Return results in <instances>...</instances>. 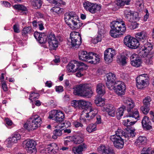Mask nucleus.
I'll return each mask as SVG.
<instances>
[{"label": "nucleus", "instance_id": "obj_7", "mask_svg": "<svg viewBox=\"0 0 154 154\" xmlns=\"http://www.w3.org/2000/svg\"><path fill=\"white\" fill-rule=\"evenodd\" d=\"M70 42L72 47L78 48L82 43V38L78 32H72L69 41Z\"/></svg>", "mask_w": 154, "mask_h": 154}, {"label": "nucleus", "instance_id": "obj_47", "mask_svg": "<svg viewBox=\"0 0 154 154\" xmlns=\"http://www.w3.org/2000/svg\"><path fill=\"white\" fill-rule=\"evenodd\" d=\"M32 31V28L30 26L25 27L22 30L23 35L30 33Z\"/></svg>", "mask_w": 154, "mask_h": 154}, {"label": "nucleus", "instance_id": "obj_30", "mask_svg": "<svg viewBox=\"0 0 154 154\" xmlns=\"http://www.w3.org/2000/svg\"><path fill=\"white\" fill-rule=\"evenodd\" d=\"M101 6L100 5L92 3L91 5L89 11L92 14H94L97 11H99L101 8Z\"/></svg>", "mask_w": 154, "mask_h": 154}, {"label": "nucleus", "instance_id": "obj_59", "mask_svg": "<svg viewBox=\"0 0 154 154\" xmlns=\"http://www.w3.org/2000/svg\"><path fill=\"white\" fill-rule=\"evenodd\" d=\"M26 150L28 153H35L36 152V150L35 146L34 147L26 148Z\"/></svg>", "mask_w": 154, "mask_h": 154}, {"label": "nucleus", "instance_id": "obj_19", "mask_svg": "<svg viewBox=\"0 0 154 154\" xmlns=\"http://www.w3.org/2000/svg\"><path fill=\"white\" fill-rule=\"evenodd\" d=\"M69 139L71 141L76 144L81 143L84 141L83 135L80 134L70 137Z\"/></svg>", "mask_w": 154, "mask_h": 154}, {"label": "nucleus", "instance_id": "obj_62", "mask_svg": "<svg viewBox=\"0 0 154 154\" xmlns=\"http://www.w3.org/2000/svg\"><path fill=\"white\" fill-rule=\"evenodd\" d=\"M101 36L100 35H98L97 37L94 39V43H97L99 42H100L101 40Z\"/></svg>", "mask_w": 154, "mask_h": 154}, {"label": "nucleus", "instance_id": "obj_56", "mask_svg": "<svg viewBox=\"0 0 154 154\" xmlns=\"http://www.w3.org/2000/svg\"><path fill=\"white\" fill-rule=\"evenodd\" d=\"M43 34V33H39L38 32H35L34 33V35L35 38L37 41H38L39 39L40 38L41 35H42Z\"/></svg>", "mask_w": 154, "mask_h": 154}, {"label": "nucleus", "instance_id": "obj_25", "mask_svg": "<svg viewBox=\"0 0 154 154\" xmlns=\"http://www.w3.org/2000/svg\"><path fill=\"white\" fill-rule=\"evenodd\" d=\"M91 103L88 101L82 100H79V109L85 110L91 107Z\"/></svg>", "mask_w": 154, "mask_h": 154}, {"label": "nucleus", "instance_id": "obj_37", "mask_svg": "<svg viewBox=\"0 0 154 154\" xmlns=\"http://www.w3.org/2000/svg\"><path fill=\"white\" fill-rule=\"evenodd\" d=\"M63 130V129L60 130L58 129L54 130L53 132V135L52 136V138L53 139H56L58 137L60 136L62 134V131Z\"/></svg>", "mask_w": 154, "mask_h": 154}, {"label": "nucleus", "instance_id": "obj_4", "mask_svg": "<svg viewBox=\"0 0 154 154\" xmlns=\"http://www.w3.org/2000/svg\"><path fill=\"white\" fill-rule=\"evenodd\" d=\"M42 122V118L35 115L29 118L28 121L24 124L23 127L28 130H34L40 127Z\"/></svg>", "mask_w": 154, "mask_h": 154}, {"label": "nucleus", "instance_id": "obj_28", "mask_svg": "<svg viewBox=\"0 0 154 154\" xmlns=\"http://www.w3.org/2000/svg\"><path fill=\"white\" fill-rule=\"evenodd\" d=\"M96 91L100 95H103L105 93L104 85L101 83L97 84V85Z\"/></svg>", "mask_w": 154, "mask_h": 154}, {"label": "nucleus", "instance_id": "obj_17", "mask_svg": "<svg viewBox=\"0 0 154 154\" xmlns=\"http://www.w3.org/2000/svg\"><path fill=\"white\" fill-rule=\"evenodd\" d=\"M89 61L90 63L96 64L100 61V56L93 52H89Z\"/></svg>", "mask_w": 154, "mask_h": 154}, {"label": "nucleus", "instance_id": "obj_50", "mask_svg": "<svg viewBox=\"0 0 154 154\" xmlns=\"http://www.w3.org/2000/svg\"><path fill=\"white\" fill-rule=\"evenodd\" d=\"M47 36H46L44 33H43L40 39H39L38 42L40 44L45 43L47 41Z\"/></svg>", "mask_w": 154, "mask_h": 154}, {"label": "nucleus", "instance_id": "obj_40", "mask_svg": "<svg viewBox=\"0 0 154 154\" xmlns=\"http://www.w3.org/2000/svg\"><path fill=\"white\" fill-rule=\"evenodd\" d=\"M152 101L151 98L149 96H147L143 100V105L145 106H148L150 107V102Z\"/></svg>", "mask_w": 154, "mask_h": 154}, {"label": "nucleus", "instance_id": "obj_10", "mask_svg": "<svg viewBox=\"0 0 154 154\" xmlns=\"http://www.w3.org/2000/svg\"><path fill=\"white\" fill-rule=\"evenodd\" d=\"M59 37H56L55 34L51 33L47 35L48 42L49 48L51 50H56L59 45Z\"/></svg>", "mask_w": 154, "mask_h": 154}, {"label": "nucleus", "instance_id": "obj_3", "mask_svg": "<svg viewBox=\"0 0 154 154\" xmlns=\"http://www.w3.org/2000/svg\"><path fill=\"white\" fill-rule=\"evenodd\" d=\"M64 20L66 24L73 30L79 29L83 24L79 20V17L75 12H69L65 14Z\"/></svg>", "mask_w": 154, "mask_h": 154}, {"label": "nucleus", "instance_id": "obj_21", "mask_svg": "<svg viewBox=\"0 0 154 154\" xmlns=\"http://www.w3.org/2000/svg\"><path fill=\"white\" fill-rule=\"evenodd\" d=\"M142 125L144 129L149 130L152 128L151 122L147 116H144L141 122Z\"/></svg>", "mask_w": 154, "mask_h": 154}, {"label": "nucleus", "instance_id": "obj_29", "mask_svg": "<svg viewBox=\"0 0 154 154\" xmlns=\"http://www.w3.org/2000/svg\"><path fill=\"white\" fill-rule=\"evenodd\" d=\"M98 149H101L102 154H115L113 150L108 147L101 146Z\"/></svg>", "mask_w": 154, "mask_h": 154}, {"label": "nucleus", "instance_id": "obj_57", "mask_svg": "<svg viewBox=\"0 0 154 154\" xmlns=\"http://www.w3.org/2000/svg\"><path fill=\"white\" fill-rule=\"evenodd\" d=\"M104 107L105 111L106 112L113 109V108H115L112 105L110 104H107Z\"/></svg>", "mask_w": 154, "mask_h": 154}, {"label": "nucleus", "instance_id": "obj_38", "mask_svg": "<svg viewBox=\"0 0 154 154\" xmlns=\"http://www.w3.org/2000/svg\"><path fill=\"white\" fill-rule=\"evenodd\" d=\"M13 8L16 10L22 11H27V9L26 7L20 4L15 5H14Z\"/></svg>", "mask_w": 154, "mask_h": 154}, {"label": "nucleus", "instance_id": "obj_22", "mask_svg": "<svg viewBox=\"0 0 154 154\" xmlns=\"http://www.w3.org/2000/svg\"><path fill=\"white\" fill-rule=\"evenodd\" d=\"M135 37L138 42H144L147 38V33L144 31L138 32L135 34Z\"/></svg>", "mask_w": 154, "mask_h": 154}, {"label": "nucleus", "instance_id": "obj_35", "mask_svg": "<svg viewBox=\"0 0 154 154\" xmlns=\"http://www.w3.org/2000/svg\"><path fill=\"white\" fill-rule=\"evenodd\" d=\"M31 5L33 8L35 9L40 8L42 5V1L41 0H31Z\"/></svg>", "mask_w": 154, "mask_h": 154}, {"label": "nucleus", "instance_id": "obj_26", "mask_svg": "<svg viewBox=\"0 0 154 154\" xmlns=\"http://www.w3.org/2000/svg\"><path fill=\"white\" fill-rule=\"evenodd\" d=\"M126 132H125L123 131V134L124 136V138H125V140H128L129 137H133L135 136V133H134L135 130H131L130 129H129Z\"/></svg>", "mask_w": 154, "mask_h": 154}, {"label": "nucleus", "instance_id": "obj_54", "mask_svg": "<svg viewBox=\"0 0 154 154\" xmlns=\"http://www.w3.org/2000/svg\"><path fill=\"white\" fill-rule=\"evenodd\" d=\"M137 16H136V13H135L133 12V14L131 15V17H130L131 18L129 22H132L134 20L137 21L138 20L139 18Z\"/></svg>", "mask_w": 154, "mask_h": 154}, {"label": "nucleus", "instance_id": "obj_39", "mask_svg": "<svg viewBox=\"0 0 154 154\" xmlns=\"http://www.w3.org/2000/svg\"><path fill=\"white\" fill-rule=\"evenodd\" d=\"M107 81L116 82V76L115 74L111 72H110L106 75Z\"/></svg>", "mask_w": 154, "mask_h": 154}, {"label": "nucleus", "instance_id": "obj_61", "mask_svg": "<svg viewBox=\"0 0 154 154\" xmlns=\"http://www.w3.org/2000/svg\"><path fill=\"white\" fill-rule=\"evenodd\" d=\"M55 90L57 92H62L63 91V87L61 86H56L55 87Z\"/></svg>", "mask_w": 154, "mask_h": 154}, {"label": "nucleus", "instance_id": "obj_20", "mask_svg": "<svg viewBox=\"0 0 154 154\" xmlns=\"http://www.w3.org/2000/svg\"><path fill=\"white\" fill-rule=\"evenodd\" d=\"M131 65L134 66L138 67L140 65L141 61L140 59L137 57V55L133 54L130 57Z\"/></svg>", "mask_w": 154, "mask_h": 154}, {"label": "nucleus", "instance_id": "obj_6", "mask_svg": "<svg viewBox=\"0 0 154 154\" xmlns=\"http://www.w3.org/2000/svg\"><path fill=\"white\" fill-rule=\"evenodd\" d=\"M124 103L126 105L127 107V111L128 113V116L132 117L135 119H138L139 118V115L138 111L137 110L132 111L133 108L135 106L133 101L131 99L128 97L124 98L123 100Z\"/></svg>", "mask_w": 154, "mask_h": 154}, {"label": "nucleus", "instance_id": "obj_11", "mask_svg": "<svg viewBox=\"0 0 154 154\" xmlns=\"http://www.w3.org/2000/svg\"><path fill=\"white\" fill-rule=\"evenodd\" d=\"M136 86L138 88L142 89L148 84L149 78L147 74H143L137 76L136 79Z\"/></svg>", "mask_w": 154, "mask_h": 154}, {"label": "nucleus", "instance_id": "obj_31", "mask_svg": "<svg viewBox=\"0 0 154 154\" xmlns=\"http://www.w3.org/2000/svg\"><path fill=\"white\" fill-rule=\"evenodd\" d=\"M139 42L137 40L136 38H133L128 47L132 49H136L139 47Z\"/></svg>", "mask_w": 154, "mask_h": 154}, {"label": "nucleus", "instance_id": "obj_5", "mask_svg": "<svg viewBox=\"0 0 154 154\" xmlns=\"http://www.w3.org/2000/svg\"><path fill=\"white\" fill-rule=\"evenodd\" d=\"M122 133V129H118L115 134L110 137V139L114 146L119 149L122 148L124 146V137Z\"/></svg>", "mask_w": 154, "mask_h": 154}, {"label": "nucleus", "instance_id": "obj_36", "mask_svg": "<svg viewBox=\"0 0 154 154\" xmlns=\"http://www.w3.org/2000/svg\"><path fill=\"white\" fill-rule=\"evenodd\" d=\"M133 12L129 8H127L124 10V16L125 18L128 21H129L131 15L133 14Z\"/></svg>", "mask_w": 154, "mask_h": 154}, {"label": "nucleus", "instance_id": "obj_16", "mask_svg": "<svg viewBox=\"0 0 154 154\" xmlns=\"http://www.w3.org/2000/svg\"><path fill=\"white\" fill-rule=\"evenodd\" d=\"M21 138V136L20 134H14L7 140L8 146L10 147L14 143H17L18 140H20Z\"/></svg>", "mask_w": 154, "mask_h": 154}, {"label": "nucleus", "instance_id": "obj_15", "mask_svg": "<svg viewBox=\"0 0 154 154\" xmlns=\"http://www.w3.org/2000/svg\"><path fill=\"white\" fill-rule=\"evenodd\" d=\"M117 85H115L114 91L116 94L119 96H122L125 94L126 87L125 84L121 82H119Z\"/></svg>", "mask_w": 154, "mask_h": 154}, {"label": "nucleus", "instance_id": "obj_43", "mask_svg": "<svg viewBox=\"0 0 154 154\" xmlns=\"http://www.w3.org/2000/svg\"><path fill=\"white\" fill-rule=\"evenodd\" d=\"M115 83H116V82L107 81L106 85L109 89L112 90L113 89L114 90V86L115 85H116Z\"/></svg>", "mask_w": 154, "mask_h": 154}, {"label": "nucleus", "instance_id": "obj_60", "mask_svg": "<svg viewBox=\"0 0 154 154\" xmlns=\"http://www.w3.org/2000/svg\"><path fill=\"white\" fill-rule=\"evenodd\" d=\"M2 89L4 91H7L8 90V87L6 84L5 82L4 81L2 82Z\"/></svg>", "mask_w": 154, "mask_h": 154}, {"label": "nucleus", "instance_id": "obj_49", "mask_svg": "<svg viewBox=\"0 0 154 154\" xmlns=\"http://www.w3.org/2000/svg\"><path fill=\"white\" fill-rule=\"evenodd\" d=\"M140 109L143 113L146 115L149 112L150 110V107L143 105L141 107Z\"/></svg>", "mask_w": 154, "mask_h": 154}, {"label": "nucleus", "instance_id": "obj_14", "mask_svg": "<svg viewBox=\"0 0 154 154\" xmlns=\"http://www.w3.org/2000/svg\"><path fill=\"white\" fill-rule=\"evenodd\" d=\"M97 113V111L93 109L91 106L88 109L83 110L81 114L80 119L84 116L86 118H88L89 120L92 119L96 115Z\"/></svg>", "mask_w": 154, "mask_h": 154}, {"label": "nucleus", "instance_id": "obj_44", "mask_svg": "<svg viewBox=\"0 0 154 154\" xmlns=\"http://www.w3.org/2000/svg\"><path fill=\"white\" fill-rule=\"evenodd\" d=\"M96 125L95 124H91L87 127L86 130L89 132H91L96 130Z\"/></svg>", "mask_w": 154, "mask_h": 154}, {"label": "nucleus", "instance_id": "obj_48", "mask_svg": "<svg viewBox=\"0 0 154 154\" xmlns=\"http://www.w3.org/2000/svg\"><path fill=\"white\" fill-rule=\"evenodd\" d=\"M51 10L53 12L58 14L62 13L63 10L59 7L56 6L52 8Z\"/></svg>", "mask_w": 154, "mask_h": 154}, {"label": "nucleus", "instance_id": "obj_46", "mask_svg": "<svg viewBox=\"0 0 154 154\" xmlns=\"http://www.w3.org/2000/svg\"><path fill=\"white\" fill-rule=\"evenodd\" d=\"M133 38L130 35H127L125 36L124 39V44L128 47Z\"/></svg>", "mask_w": 154, "mask_h": 154}, {"label": "nucleus", "instance_id": "obj_12", "mask_svg": "<svg viewBox=\"0 0 154 154\" xmlns=\"http://www.w3.org/2000/svg\"><path fill=\"white\" fill-rule=\"evenodd\" d=\"M152 48L153 45L152 43L147 42L140 49L139 54L143 57H146Z\"/></svg>", "mask_w": 154, "mask_h": 154}, {"label": "nucleus", "instance_id": "obj_53", "mask_svg": "<svg viewBox=\"0 0 154 154\" xmlns=\"http://www.w3.org/2000/svg\"><path fill=\"white\" fill-rule=\"evenodd\" d=\"M39 95L38 93H35V92H32L30 96L29 99L31 100H32L38 98Z\"/></svg>", "mask_w": 154, "mask_h": 154}, {"label": "nucleus", "instance_id": "obj_34", "mask_svg": "<svg viewBox=\"0 0 154 154\" xmlns=\"http://www.w3.org/2000/svg\"><path fill=\"white\" fill-rule=\"evenodd\" d=\"M127 57L124 55H119L117 57V61L118 63L124 65L127 63Z\"/></svg>", "mask_w": 154, "mask_h": 154}, {"label": "nucleus", "instance_id": "obj_32", "mask_svg": "<svg viewBox=\"0 0 154 154\" xmlns=\"http://www.w3.org/2000/svg\"><path fill=\"white\" fill-rule=\"evenodd\" d=\"M105 100L100 95L97 96L95 98L94 102L97 106H102L105 104Z\"/></svg>", "mask_w": 154, "mask_h": 154}, {"label": "nucleus", "instance_id": "obj_8", "mask_svg": "<svg viewBox=\"0 0 154 154\" xmlns=\"http://www.w3.org/2000/svg\"><path fill=\"white\" fill-rule=\"evenodd\" d=\"M85 65L82 62H79L76 60L71 61L67 65V70L69 72H75L78 69L80 71H83L84 69L82 66Z\"/></svg>", "mask_w": 154, "mask_h": 154}, {"label": "nucleus", "instance_id": "obj_42", "mask_svg": "<svg viewBox=\"0 0 154 154\" xmlns=\"http://www.w3.org/2000/svg\"><path fill=\"white\" fill-rule=\"evenodd\" d=\"M125 108V106H123L120 107L117 110L116 112V115L118 119H120V117L123 116Z\"/></svg>", "mask_w": 154, "mask_h": 154}, {"label": "nucleus", "instance_id": "obj_1", "mask_svg": "<svg viewBox=\"0 0 154 154\" xmlns=\"http://www.w3.org/2000/svg\"><path fill=\"white\" fill-rule=\"evenodd\" d=\"M64 86L67 90H69L72 88L71 85L68 80L65 81ZM72 88L74 89L73 93L75 95L83 97H91L93 93V91L91 89L90 85L88 84H81Z\"/></svg>", "mask_w": 154, "mask_h": 154}, {"label": "nucleus", "instance_id": "obj_52", "mask_svg": "<svg viewBox=\"0 0 154 154\" xmlns=\"http://www.w3.org/2000/svg\"><path fill=\"white\" fill-rule=\"evenodd\" d=\"M151 148L149 147H146L143 148L140 154H149L151 153Z\"/></svg>", "mask_w": 154, "mask_h": 154}, {"label": "nucleus", "instance_id": "obj_33", "mask_svg": "<svg viewBox=\"0 0 154 154\" xmlns=\"http://www.w3.org/2000/svg\"><path fill=\"white\" fill-rule=\"evenodd\" d=\"M146 139L145 137L140 136L139 137L135 142L137 146H141L144 144L146 142Z\"/></svg>", "mask_w": 154, "mask_h": 154}, {"label": "nucleus", "instance_id": "obj_23", "mask_svg": "<svg viewBox=\"0 0 154 154\" xmlns=\"http://www.w3.org/2000/svg\"><path fill=\"white\" fill-rule=\"evenodd\" d=\"M127 117H128L129 119H127V120H124L123 121V124L125 126L127 127V128L129 129H131V126L134 125L137 122V121H133L132 119H134L132 117H130L128 116V114L126 116Z\"/></svg>", "mask_w": 154, "mask_h": 154}, {"label": "nucleus", "instance_id": "obj_58", "mask_svg": "<svg viewBox=\"0 0 154 154\" xmlns=\"http://www.w3.org/2000/svg\"><path fill=\"white\" fill-rule=\"evenodd\" d=\"M115 112L116 109L115 108H113V109H112L107 112L109 115L113 117L115 115Z\"/></svg>", "mask_w": 154, "mask_h": 154}, {"label": "nucleus", "instance_id": "obj_41", "mask_svg": "<svg viewBox=\"0 0 154 154\" xmlns=\"http://www.w3.org/2000/svg\"><path fill=\"white\" fill-rule=\"evenodd\" d=\"M36 144V142L33 140H31L27 141L26 143V148L34 147Z\"/></svg>", "mask_w": 154, "mask_h": 154}, {"label": "nucleus", "instance_id": "obj_13", "mask_svg": "<svg viewBox=\"0 0 154 154\" xmlns=\"http://www.w3.org/2000/svg\"><path fill=\"white\" fill-rule=\"evenodd\" d=\"M116 54L115 50L112 48H109L104 53V59L106 63L109 64L112 62L113 57Z\"/></svg>", "mask_w": 154, "mask_h": 154}, {"label": "nucleus", "instance_id": "obj_63", "mask_svg": "<svg viewBox=\"0 0 154 154\" xmlns=\"http://www.w3.org/2000/svg\"><path fill=\"white\" fill-rule=\"evenodd\" d=\"M96 118L97 119V121L96 122L95 124H100L101 122V116L98 115H96Z\"/></svg>", "mask_w": 154, "mask_h": 154}, {"label": "nucleus", "instance_id": "obj_51", "mask_svg": "<svg viewBox=\"0 0 154 154\" xmlns=\"http://www.w3.org/2000/svg\"><path fill=\"white\" fill-rule=\"evenodd\" d=\"M92 3L88 1L84 2L83 4V7L86 11H89Z\"/></svg>", "mask_w": 154, "mask_h": 154}, {"label": "nucleus", "instance_id": "obj_24", "mask_svg": "<svg viewBox=\"0 0 154 154\" xmlns=\"http://www.w3.org/2000/svg\"><path fill=\"white\" fill-rule=\"evenodd\" d=\"M89 52L85 51H81L79 52V60L88 62L89 61Z\"/></svg>", "mask_w": 154, "mask_h": 154}, {"label": "nucleus", "instance_id": "obj_45", "mask_svg": "<svg viewBox=\"0 0 154 154\" xmlns=\"http://www.w3.org/2000/svg\"><path fill=\"white\" fill-rule=\"evenodd\" d=\"M130 1L131 0H118L117 5L118 6H122L125 5H129Z\"/></svg>", "mask_w": 154, "mask_h": 154}, {"label": "nucleus", "instance_id": "obj_2", "mask_svg": "<svg viewBox=\"0 0 154 154\" xmlns=\"http://www.w3.org/2000/svg\"><path fill=\"white\" fill-rule=\"evenodd\" d=\"M110 26L111 28L110 31V35L115 38L122 35L126 30L125 23L121 20L112 21L110 23Z\"/></svg>", "mask_w": 154, "mask_h": 154}, {"label": "nucleus", "instance_id": "obj_27", "mask_svg": "<svg viewBox=\"0 0 154 154\" xmlns=\"http://www.w3.org/2000/svg\"><path fill=\"white\" fill-rule=\"evenodd\" d=\"M57 149V144L55 143H52L49 144L45 148V150L48 151L49 153H54L56 152L55 150Z\"/></svg>", "mask_w": 154, "mask_h": 154}, {"label": "nucleus", "instance_id": "obj_9", "mask_svg": "<svg viewBox=\"0 0 154 154\" xmlns=\"http://www.w3.org/2000/svg\"><path fill=\"white\" fill-rule=\"evenodd\" d=\"M48 118L55 120L57 123L63 122L65 119L63 113L60 110H53L50 112Z\"/></svg>", "mask_w": 154, "mask_h": 154}, {"label": "nucleus", "instance_id": "obj_18", "mask_svg": "<svg viewBox=\"0 0 154 154\" xmlns=\"http://www.w3.org/2000/svg\"><path fill=\"white\" fill-rule=\"evenodd\" d=\"M87 145L84 143H82L77 147H74L72 151L74 154H82V151L86 149Z\"/></svg>", "mask_w": 154, "mask_h": 154}, {"label": "nucleus", "instance_id": "obj_64", "mask_svg": "<svg viewBox=\"0 0 154 154\" xmlns=\"http://www.w3.org/2000/svg\"><path fill=\"white\" fill-rule=\"evenodd\" d=\"M73 125L76 128H78L79 127H82L83 125L79 122H73Z\"/></svg>", "mask_w": 154, "mask_h": 154}, {"label": "nucleus", "instance_id": "obj_55", "mask_svg": "<svg viewBox=\"0 0 154 154\" xmlns=\"http://www.w3.org/2000/svg\"><path fill=\"white\" fill-rule=\"evenodd\" d=\"M79 100H73L71 103L72 106L75 108H79Z\"/></svg>", "mask_w": 154, "mask_h": 154}]
</instances>
